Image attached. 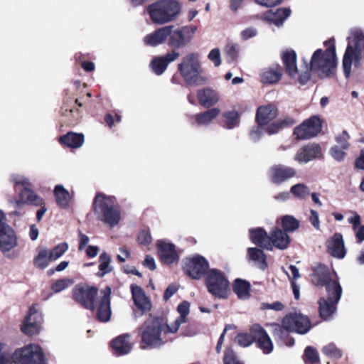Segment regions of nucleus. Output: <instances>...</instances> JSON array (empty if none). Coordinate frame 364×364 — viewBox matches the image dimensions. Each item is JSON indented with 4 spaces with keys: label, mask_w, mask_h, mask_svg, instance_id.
I'll return each mask as SVG.
<instances>
[{
    "label": "nucleus",
    "mask_w": 364,
    "mask_h": 364,
    "mask_svg": "<svg viewBox=\"0 0 364 364\" xmlns=\"http://www.w3.org/2000/svg\"><path fill=\"white\" fill-rule=\"evenodd\" d=\"M173 327L162 317L150 315L140 327L143 348H159L169 341L168 334L174 333Z\"/></svg>",
    "instance_id": "1"
},
{
    "label": "nucleus",
    "mask_w": 364,
    "mask_h": 364,
    "mask_svg": "<svg viewBox=\"0 0 364 364\" xmlns=\"http://www.w3.org/2000/svg\"><path fill=\"white\" fill-rule=\"evenodd\" d=\"M325 49H317L312 55L310 70L321 78L332 77L337 66L333 40L324 42Z\"/></svg>",
    "instance_id": "2"
},
{
    "label": "nucleus",
    "mask_w": 364,
    "mask_h": 364,
    "mask_svg": "<svg viewBox=\"0 0 364 364\" xmlns=\"http://www.w3.org/2000/svg\"><path fill=\"white\" fill-rule=\"evenodd\" d=\"M348 44L342 60V70L346 79L351 75L352 65L358 66L364 59V33L355 31L349 37Z\"/></svg>",
    "instance_id": "3"
},
{
    "label": "nucleus",
    "mask_w": 364,
    "mask_h": 364,
    "mask_svg": "<svg viewBox=\"0 0 364 364\" xmlns=\"http://www.w3.org/2000/svg\"><path fill=\"white\" fill-rule=\"evenodd\" d=\"M93 209L97 218L110 227L117 225L120 219V211L114 196L97 193L93 201Z\"/></svg>",
    "instance_id": "4"
},
{
    "label": "nucleus",
    "mask_w": 364,
    "mask_h": 364,
    "mask_svg": "<svg viewBox=\"0 0 364 364\" xmlns=\"http://www.w3.org/2000/svg\"><path fill=\"white\" fill-rule=\"evenodd\" d=\"M147 12L154 23L163 25L176 19L181 12V5L176 0H160L150 4Z\"/></svg>",
    "instance_id": "5"
},
{
    "label": "nucleus",
    "mask_w": 364,
    "mask_h": 364,
    "mask_svg": "<svg viewBox=\"0 0 364 364\" xmlns=\"http://www.w3.org/2000/svg\"><path fill=\"white\" fill-rule=\"evenodd\" d=\"M178 70L188 85H202L207 81V78L202 75L201 63L196 53L185 55L178 65Z\"/></svg>",
    "instance_id": "6"
},
{
    "label": "nucleus",
    "mask_w": 364,
    "mask_h": 364,
    "mask_svg": "<svg viewBox=\"0 0 364 364\" xmlns=\"http://www.w3.org/2000/svg\"><path fill=\"white\" fill-rule=\"evenodd\" d=\"M11 181L14 184L15 191L18 193V198L12 203L15 208H19L23 204L39 205L43 204V198L31 189L30 181L23 176H13Z\"/></svg>",
    "instance_id": "7"
},
{
    "label": "nucleus",
    "mask_w": 364,
    "mask_h": 364,
    "mask_svg": "<svg viewBox=\"0 0 364 364\" xmlns=\"http://www.w3.org/2000/svg\"><path fill=\"white\" fill-rule=\"evenodd\" d=\"M311 281L316 286H325L327 292L336 291V300L341 299L342 288L337 281L333 279L331 269L323 264H316L312 267Z\"/></svg>",
    "instance_id": "8"
},
{
    "label": "nucleus",
    "mask_w": 364,
    "mask_h": 364,
    "mask_svg": "<svg viewBox=\"0 0 364 364\" xmlns=\"http://www.w3.org/2000/svg\"><path fill=\"white\" fill-rule=\"evenodd\" d=\"M11 360L15 364H48L42 348L33 343L16 349Z\"/></svg>",
    "instance_id": "9"
},
{
    "label": "nucleus",
    "mask_w": 364,
    "mask_h": 364,
    "mask_svg": "<svg viewBox=\"0 0 364 364\" xmlns=\"http://www.w3.org/2000/svg\"><path fill=\"white\" fill-rule=\"evenodd\" d=\"M229 282L223 273L215 269H210L206 277L208 291L215 297L225 299L229 291Z\"/></svg>",
    "instance_id": "10"
},
{
    "label": "nucleus",
    "mask_w": 364,
    "mask_h": 364,
    "mask_svg": "<svg viewBox=\"0 0 364 364\" xmlns=\"http://www.w3.org/2000/svg\"><path fill=\"white\" fill-rule=\"evenodd\" d=\"M168 26L170 27V34L168 37V43L169 46L174 48L184 47L190 43L198 28L196 26H189L173 30V26Z\"/></svg>",
    "instance_id": "11"
},
{
    "label": "nucleus",
    "mask_w": 364,
    "mask_h": 364,
    "mask_svg": "<svg viewBox=\"0 0 364 364\" xmlns=\"http://www.w3.org/2000/svg\"><path fill=\"white\" fill-rule=\"evenodd\" d=\"M282 324L289 330L299 334L306 333L311 328L309 318L298 313L287 315L282 320Z\"/></svg>",
    "instance_id": "12"
},
{
    "label": "nucleus",
    "mask_w": 364,
    "mask_h": 364,
    "mask_svg": "<svg viewBox=\"0 0 364 364\" xmlns=\"http://www.w3.org/2000/svg\"><path fill=\"white\" fill-rule=\"evenodd\" d=\"M321 130V122L318 117L313 116L296 127L294 134L299 139H307L316 136Z\"/></svg>",
    "instance_id": "13"
},
{
    "label": "nucleus",
    "mask_w": 364,
    "mask_h": 364,
    "mask_svg": "<svg viewBox=\"0 0 364 364\" xmlns=\"http://www.w3.org/2000/svg\"><path fill=\"white\" fill-rule=\"evenodd\" d=\"M208 267V262L201 256L198 255L184 260V271L194 279H198L204 275Z\"/></svg>",
    "instance_id": "14"
},
{
    "label": "nucleus",
    "mask_w": 364,
    "mask_h": 364,
    "mask_svg": "<svg viewBox=\"0 0 364 364\" xmlns=\"http://www.w3.org/2000/svg\"><path fill=\"white\" fill-rule=\"evenodd\" d=\"M74 299L87 309L94 311L95 309V298L97 294L95 287L77 286L73 291Z\"/></svg>",
    "instance_id": "15"
},
{
    "label": "nucleus",
    "mask_w": 364,
    "mask_h": 364,
    "mask_svg": "<svg viewBox=\"0 0 364 364\" xmlns=\"http://www.w3.org/2000/svg\"><path fill=\"white\" fill-rule=\"evenodd\" d=\"M268 174L272 183L280 184L294 177L296 174V171L292 167L279 164L272 166L269 170Z\"/></svg>",
    "instance_id": "16"
},
{
    "label": "nucleus",
    "mask_w": 364,
    "mask_h": 364,
    "mask_svg": "<svg viewBox=\"0 0 364 364\" xmlns=\"http://www.w3.org/2000/svg\"><path fill=\"white\" fill-rule=\"evenodd\" d=\"M321 155V146L317 144L312 143L301 148L294 156V160L299 164H307L320 158Z\"/></svg>",
    "instance_id": "17"
},
{
    "label": "nucleus",
    "mask_w": 364,
    "mask_h": 364,
    "mask_svg": "<svg viewBox=\"0 0 364 364\" xmlns=\"http://www.w3.org/2000/svg\"><path fill=\"white\" fill-rule=\"evenodd\" d=\"M111 288L106 287L100 291V300L97 307V317L102 322H107L111 317L110 297Z\"/></svg>",
    "instance_id": "18"
},
{
    "label": "nucleus",
    "mask_w": 364,
    "mask_h": 364,
    "mask_svg": "<svg viewBox=\"0 0 364 364\" xmlns=\"http://www.w3.org/2000/svg\"><path fill=\"white\" fill-rule=\"evenodd\" d=\"M131 291L135 305L142 311L141 314H139L138 311L134 312V317L136 318L141 316L144 312L149 311L151 309V304L140 287L136 284H132L131 286Z\"/></svg>",
    "instance_id": "19"
},
{
    "label": "nucleus",
    "mask_w": 364,
    "mask_h": 364,
    "mask_svg": "<svg viewBox=\"0 0 364 364\" xmlns=\"http://www.w3.org/2000/svg\"><path fill=\"white\" fill-rule=\"evenodd\" d=\"M157 247L159 255L164 263L170 264L178 260L179 256L173 244L166 240H159Z\"/></svg>",
    "instance_id": "20"
},
{
    "label": "nucleus",
    "mask_w": 364,
    "mask_h": 364,
    "mask_svg": "<svg viewBox=\"0 0 364 364\" xmlns=\"http://www.w3.org/2000/svg\"><path fill=\"white\" fill-rule=\"evenodd\" d=\"M328 298H322L319 300V313L321 317L324 320H328L336 310V291L327 292Z\"/></svg>",
    "instance_id": "21"
},
{
    "label": "nucleus",
    "mask_w": 364,
    "mask_h": 364,
    "mask_svg": "<svg viewBox=\"0 0 364 364\" xmlns=\"http://www.w3.org/2000/svg\"><path fill=\"white\" fill-rule=\"evenodd\" d=\"M328 252L333 257L343 259L346 255L343 235L336 233L326 242Z\"/></svg>",
    "instance_id": "22"
},
{
    "label": "nucleus",
    "mask_w": 364,
    "mask_h": 364,
    "mask_svg": "<svg viewBox=\"0 0 364 364\" xmlns=\"http://www.w3.org/2000/svg\"><path fill=\"white\" fill-rule=\"evenodd\" d=\"M17 238L14 230L8 225L0 228V250L8 252L16 247Z\"/></svg>",
    "instance_id": "23"
},
{
    "label": "nucleus",
    "mask_w": 364,
    "mask_h": 364,
    "mask_svg": "<svg viewBox=\"0 0 364 364\" xmlns=\"http://www.w3.org/2000/svg\"><path fill=\"white\" fill-rule=\"evenodd\" d=\"M252 331L255 335V341L258 347L264 354L270 353L273 350V343L265 330L259 325H254Z\"/></svg>",
    "instance_id": "24"
},
{
    "label": "nucleus",
    "mask_w": 364,
    "mask_h": 364,
    "mask_svg": "<svg viewBox=\"0 0 364 364\" xmlns=\"http://www.w3.org/2000/svg\"><path fill=\"white\" fill-rule=\"evenodd\" d=\"M179 56L180 53L173 50L164 56L156 57L151 61V69L156 75H161L166 70L168 65L177 60Z\"/></svg>",
    "instance_id": "25"
},
{
    "label": "nucleus",
    "mask_w": 364,
    "mask_h": 364,
    "mask_svg": "<svg viewBox=\"0 0 364 364\" xmlns=\"http://www.w3.org/2000/svg\"><path fill=\"white\" fill-rule=\"evenodd\" d=\"M290 14L291 10L289 9L281 8L277 9L276 11L270 10L266 12L263 16V19L269 24L280 27Z\"/></svg>",
    "instance_id": "26"
},
{
    "label": "nucleus",
    "mask_w": 364,
    "mask_h": 364,
    "mask_svg": "<svg viewBox=\"0 0 364 364\" xmlns=\"http://www.w3.org/2000/svg\"><path fill=\"white\" fill-rule=\"evenodd\" d=\"M277 115V109L274 105L260 106L257 111L256 119L259 126L266 125Z\"/></svg>",
    "instance_id": "27"
},
{
    "label": "nucleus",
    "mask_w": 364,
    "mask_h": 364,
    "mask_svg": "<svg viewBox=\"0 0 364 364\" xmlns=\"http://www.w3.org/2000/svg\"><path fill=\"white\" fill-rule=\"evenodd\" d=\"M168 34H170V27L168 26H164L146 35L144 38V42L147 46H157L165 42L168 37Z\"/></svg>",
    "instance_id": "28"
},
{
    "label": "nucleus",
    "mask_w": 364,
    "mask_h": 364,
    "mask_svg": "<svg viewBox=\"0 0 364 364\" xmlns=\"http://www.w3.org/2000/svg\"><path fill=\"white\" fill-rule=\"evenodd\" d=\"M250 239L256 245L267 250H272L271 246L270 236L262 228L252 229L250 230Z\"/></svg>",
    "instance_id": "29"
},
{
    "label": "nucleus",
    "mask_w": 364,
    "mask_h": 364,
    "mask_svg": "<svg viewBox=\"0 0 364 364\" xmlns=\"http://www.w3.org/2000/svg\"><path fill=\"white\" fill-rule=\"evenodd\" d=\"M197 97L199 103L204 107H210L219 100L218 92L210 87L198 90Z\"/></svg>",
    "instance_id": "30"
},
{
    "label": "nucleus",
    "mask_w": 364,
    "mask_h": 364,
    "mask_svg": "<svg viewBox=\"0 0 364 364\" xmlns=\"http://www.w3.org/2000/svg\"><path fill=\"white\" fill-rule=\"evenodd\" d=\"M130 335L125 333L119 336L112 342V347L114 350V353L117 355H122L129 353L132 348V344L129 342V339Z\"/></svg>",
    "instance_id": "31"
},
{
    "label": "nucleus",
    "mask_w": 364,
    "mask_h": 364,
    "mask_svg": "<svg viewBox=\"0 0 364 364\" xmlns=\"http://www.w3.org/2000/svg\"><path fill=\"white\" fill-rule=\"evenodd\" d=\"M42 323V314H37L34 318V321H31V317H26L21 325V331L28 336L37 334L41 329Z\"/></svg>",
    "instance_id": "32"
},
{
    "label": "nucleus",
    "mask_w": 364,
    "mask_h": 364,
    "mask_svg": "<svg viewBox=\"0 0 364 364\" xmlns=\"http://www.w3.org/2000/svg\"><path fill=\"white\" fill-rule=\"evenodd\" d=\"M271 246L285 250L290 243L289 236L282 230L275 228L270 232Z\"/></svg>",
    "instance_id": "33"
},
{
    "label": "nucleus",
    "mask_w": 364,
    "mask_h": 364,
    "mask_svg": "<svg viewBox=\"0 0 364 364\" xmlns=\"http://www.w3.org/2000/svg\"><path fill=\"white\" fill-rule=\"evenodd\" d=\"M273 327V334L278 343L287 346H292L294 344V338L289 336L290 330L285 328L283 324L282 326L274 324Z\"/></svg>",
    "instance_id": "34"
},
{
    "label": "nucleus",
    "mask_w": 364,
    "mask_h": 364,
    "mask_svg": "<svg viewBox=\"0 0 364 364\" xmlns=\"http://www.w3.org/2000/svg\"><path fill=\"white\" fill-rule=\"evenodd\" d=\"M282 60L286 68L287 73L295 77L298 74L296 66V55L294 50H287L282 54Z\"/></svg>",
    "instance_id": "35"
},
{
    "label": "nucleus",
    "mask_w": 364,
    "mask_h": 364,
    "mask_svg": "<svg viewBox=\"0 0 364 364\" xmlns=\"http://www.w3.org/2000/svg\"><path fill=\"white\" fill-rule=\"evenodd\" d=\"M282 75V73L279 67L267 68L261 73V82L263 84H274L279 81Z\"/></svg>",
    "instance_id": "36"
},
{
    "label": "nucleus",
    "mask_w": 364,
    "mask_h": 364,
    "mask_svg": "<svg viewBox=\"0 0 364 364\" xmlns=\"http://www.w3.org/2000/svg\"><path fill=\"white\" fill-rule=\"evenodd\" d=\"M84 135L75 132H68L60 136V141L63 145L70 148H79L84 144Z\"/></svg>",
    "instance_id": "37"
},
{
    "label": "nucleus",
    "mask_w": 364,
    "mask_h": 364,
    "mask_svg": "<svg viewBox=\"0 0 364 364\" xmlns=\"http://www.w3.org/2000/svg\"><path fill=\"white\" fill-rule=\"evenodd\" d=\"M56 203L61 208L68 207L71 200V196L69 191L64 188L63 185H56L53 190Z\"/></svg>",
    "instance_id": "38"
},
{
    "label": "nucleus",
    "mask_w": 364,
    "mask_h": 364,
    "mask_svg": "<svg viewBox=\"0 0 364 364\" xmlns=\"http://www.w3.org/2000/svg\"><path fill=\"white\" fill-rule=\"evenodd\" d=\"M220 113L218 108H212L205 112L195 115V122L198 126L205 127L209 125L211 122Z\"/></svg>",
    "instance_id": "39"
},
{
    "label": "nucleus",
    "mask_w": 364,
    "mask_h": 364,
    "mask_svg": "<svg viewBox=\"0 0 364 364\" xmlns=\"http://www.w3.org/2000/svg\"><path fill=\"white\" fill-rule=\"evenodd\" d=\"M250 284L242 279H236L232 284L234 292L242 300H246L250 296Z\"/></svg>",
    "instance_id": "40"
},
{
    "label": "nucleus",
    "mask_w": 364,
    "mask_h": 364,
    "mask_svg": "<svg viewBox=\"0 0 364 364\" xmlns=\"http://www.w3.org/2000/svg\"><path fill=\"white\" fill-rule=\"evenodd\" d=\"M247 257L262 269H264L267 267L265 254L262 250L257 247H250L247 249Z\"/></svg>",
    "instance_id": "41"
},
{
    "label": "nucleus",
    "mask_w": 364,
    "mask_h": 364,
    "mask_svg": "<svg viewBox=\"0 0 364 364\" xmlns=\"http://www.w3.org/2000/svg\"><path fill=\"white\" fill-rule=\"evenodd\" d=\"M51 261L48 250L46 247H40L38 250L37 255L33 259V264L37 268L43 269L48 266Z\"/></svg>",
    "instance_id": "42"
},
{
    "label": "nucleus",
    "mask_w": 364,
    "mask_h": 364,
    "mask_svg": "<svg viewBox=\"0 0 364 364\" xmlns=\"http://www.w3.org/2000/svg\"><path fill=\"white\" fill-rule=\"evenodd\" d=\"M180 316L176 319L173 327V331H177L180 326L186 321V316L190 312V304L187 301H183L177 308Z\"/></svg>",
    "instance_id": "43"
},
{
    "label": "nucleus",
    "mask_w": 364,
    "mask_h": 364,
    "mask_svg": "<svg viewBox=\"0 0 364 364\" xmlns=\"http://www.w3.org/2000/svg\"><path fill=\"white\" fill-rule=\"evenodd\" d=\"M240 50V46L237 43H230L225 48L227 62L228 63H235L238 57Z\"/></svg>",
    "instance_id": "44"
},
{
    "label": "nucleus",
    "mask_w": 364,
    "mask_h": 364,
    "mask_svg": "<svg viewBox=\"0 0 364 364\" xmlns=\"http://www.w3.org/2000/svg\"><path fill=\"white\" fill-rule=\"evenodd\" d=\"M224 127L231 129L239 125V114L236 111H228L223 113Z\"/></svg>",
    "instance_id": "45"
},
{
    "label": "nucleus",
    "mask_w": 364,
    "mask_h": 364,
    "mask_svg": "<svg viewBox=\"0 0 364 364\" xmlns=\"http://www.w3.org/2000/svg\"><path fill=\"white\" fill-rule=\"evenodd\" d=\"M110 262L111 258L106 252H103L100 255V265L98 272V275L100 277H103L105 274L110 272L112 270V267L109 265Z\"/></svg>",
    "instance_id": "46"
},
{
    "label": "nucleus",
    "mask_w": 364,
    "mask_h": 364,
    "mask_svg": "<svg viewBox=\"0 0 364 364\" xmlns=\"http://www.w3.org/2000/svg\"><path fill=\"white\" fill-rule=\"evenodd\" d=\"M293 196L299 199L304 200L310 195L309 188L304 183H297L290 188Z\"/></svg>",
    "instance_id": "47"
},
{
    "label": "nucleus",
    "mask_w": 364,
    "mask_h": 364,
    "mask_svg": "<svg viewBox=\"0 0 364 364\" xmlns=\"http://www.w3.org/2000/svg\"><path fill=\"white\" fill-rule=\"evenodd\" d=\"M282 225L285 232H293L299 227V222L293 216L285 215L282 218Z\"/></svg>",
    "instance_id": "48"
},
{
    "label": "nucleus",
    "mask_w": 364,
    "mask_h": 364,
    "mask_svg": "<svg viewBox=\"0 0 364 364\" xmlns=\"http://www.w3.org/2000/svg\"><path fill=\"white\" fill-rule=\"evenodd\" d=\"M294 122H295L292 119L287 118L280 122H274L269 124L266 128V130L269 134H274L277 133L282 127L292 125Z\"/></svg>",
    "instance_id": "49"
},
{
    "label": "nucleus",
    "mask_w": 364,
    "mask_h": 364,
    "mask_svg": "<svg viewBox=\"0 0 364 364\" xmlns=\"http://www.w3.org/2000/svg\"><path fill=\"white\" fill-rule=\"evenodd\" d=\"M304 362L306 364H316L319 362L318 352L314 348L308 346L305 349Z\"/></svg>",
    "instance_id": "50"
},
{
    "label": "nucleus",
    "mask_w": 364,
    "mask_h": 364,
    "mask_svg": "<svg viewBox=\"0 0 364 364\" xmlns=\"http://www.w3.org/2000/svg\"><path fill=\"white\" fill-rule=\"evenodd\" d=\"M68 245L65 242L58 245L50 252H48L50 259L53 261L58 259L68 250Z\"/></svg>",
    "instance_id": "51"
},
{
    "label": "nucleus",
    "mask_w": 364,
    "mask_h": 364,
    "mask_svg": "<svg viewBox=\"0 0 364 364\" xmlns=\"http://www.w3.org/2000/svg\"><path fill=\"white\" fill-rule=\"evenodd\" d=\"M238 345L241 347H247L255 341V336H252L248 333H240L235 338Z\"/></svg>",
    "instance_id": "52"
},
{
    "label": "nucleus",
    "mask_w": 364,
    "mask_h": 364,
    "mask_svg": "<svg viewBox=\"0 0 364 364\" xmlns=\"http://www.w3.org/2000/svg\"><path fill=\"white\" fill-rule=\"evenodd\" d=\"M223 363L224 364H243L237 359L235 352L230 348H227L225 350Z\"/></svg>",
    "instance_id": "53"
},
{
    "label": "nucleus",
    "mask_w": 364,
    "mask_h": 364,
    "mask_svg": "<svg viewBox=\"0 0 364 364\" xmlns=\"http://www.w3.org/2000/svg\"><path fill=\"white\" fill-rule=\"evenodd\" d=\"M322 350L324 354L333 358H339L342 355L341 351L332 343L324 346Z\"/></svg>",
    "instance_id": "54"
},
{
    "label": "nucleus",
    "mask_w": 364,
    "mask_h": 364,
    "mask_svg": "<svg viewBox=\"0 0 364 364\" xmlns=\"http://www.w3.org/2000/svg\"><path fill=\"white\" fill-rule=\"evenodd\" d=\"M349 138L350 136L346 131L342 132V133L338 135L336 138L337 143L336 145H338L341 149H348L350 146V144L348 143Z\"/></svg>",
    "instance_id": "55"
},
{
    "label": "nucleus",
    "mask_w": 364,
    "mask_h": 364,
    "mask_svg": "<svg viewBox=\"0 0 364 364\" xmlns=\"http://www.w3.org/2000/svg\"><path fill=\"white\" fill-rule=\"evenodd\" d=\"M71 284L72 282L70 279H59L52 284V290L55 293L60 292L64 290L65 289L68 288Z\"/></svg>",
    "instance_id": "56"
},
{
    "label": "nucleus",
    "mask_w": 364,
    "mask_h": 364,
    "mask_svg": "<svg viewBox=\"0 0 364 364\" xmlns=\"http://www.w3.org/2000/svg\"><path fill=\"white\" fill-rule=\"evenodd\" d=\"M331 156L336 161H341L345 158V152L338 145L331 147L330 151Z\"/></svg>",
    "instance_id": "57"
},
{
    "label": "nucleus",
    "mask_w": 364,
    "mask_h": 364,
    "mask_svg": "<svg viewBox=\"0 0 364 364\" xmlns=\"http://www.w3.org/2000/svg\"><path fill=\"white\" fill-rule=\"evenodd\" d=\"M208 58L215 66L218 67L221 64L220 51L218 48H214L208 54Z\"/></svg>",
    "instance_id": "58"
},
{
    "label": "nucleus",
    "mask_w": 364,
    "mask_h": 364,
    "mask_svg": "<svg viewBox=\"0 0 364 364\" xmlns=\"http://www.w3.org/2000/svg\"><path fill=\"white\" fill-rule=\"evenodd\" d=\"M138 241L141 245H148L151 242V236L149 230H141L138 236Z\"/></svg>",
    "instance_id": "59"
},
{
    "label": "nucleus",
    "mask_w": 364,
    "mask_h": 364,
    "mask_svg": "<svg viewBox=\"0 0 364 364\" xmlns=\"http://www.w3.org/2000/svg\"><path fill=\"white\" fill-rule=\"evenodd\" d=\"M257 34V30L255 28L249 27L241 31L240 37L242 40L247 41L251 38L256 36Z\"/></svg>",
    "instance_id": "60"
},
{
    "label": "nucleus",
    "mask_w": 364,
    "mask_h": 364,
    "mask_svg": "<svg viewBox=\"0 0 364 364\" xmlns=\"http://www.w3.org/2000/svg\"><path fill=\"white\" fill-rule=\"evenodd\" d=\"M11 355L4 350V346L0 343V364H10Z\"/></svg>",
    "instance_id": "61"
},
{
    "label": "nucleus",
    "mask_w": 364,
    "mask_h": 364,
    "mask_svg": "<svg viewBox=\"0 0 364 364\" xmlns=\"http://www.w3.org/2000/svg\"><path fill=\"white\" fill-rule=\"evenodd\" d=\"M284 308V306L279 301H275L272 304H261V309L263 310L272 309L274 311H282Z\"/></svg>",
    "instance_id": "62"
},
{
    "label": "nucleus",
    "mask_w": 364,
    "mask_h": 364,
    "mask_svg": "<svg viewBox=\"0 0 364 364\" xmlns=\"http://www.w3.org/2000/svg\"><path fill=\"white\" fill-rule=\"evenodd\" d=\"M309 220H310L311 225L316 230H318L320 228V220H319L318 213L317 211H316L314 210H311Z\"/></svg>",
    "instance_id": "63"
},
{
    "label": "nucleus",
    "mask_w": 364,
    "mask_h": 364,
    "mask_svg": "<svg viewBox=\"0 0 364 364\" xmlns=\"http://www.w3.org/2000/svg\"><path fill=\"white\" fill-rule=\"evenodd\" d=\"M263 129H264L262 127V126L259 125V127H257L255 129L252 130L250 134L251 139L253 141H258L262 136Z\"/></svg>",
    "instance_id": "64"
}]
</instances>
